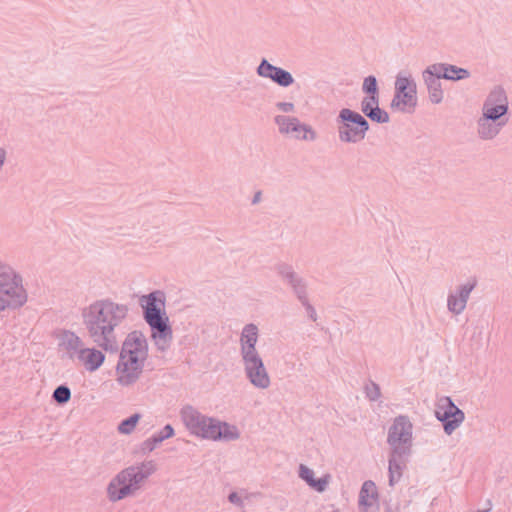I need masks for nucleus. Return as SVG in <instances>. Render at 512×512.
I'll list each match as a JSON object with an SVG mask.
<instances>
[{"label": "nucleus", "instance_id": "9d476101", "mask_svg": "<svg viewBox=\"0 0 512 512\" xmlns=\"http://www.w3.org/2000/svg\"><path fill=\"white\" fill-rule=\"evenodd\" d=\"M244 372L249 382L258 389H267L271 380L260 355L242 358Z\"/></svg>", "mask_w": 512, "mask_h": 512}, {"label": "nucleus", "instance_id": "7c9ffc66", "mask_svg": "<svg viewBox=\"0 0 512 512\" xmlns=\"http://www.w3.org/2000/svg\"><path fill=\"white\" fill-rule=\"evenodd\" d=\"M365 394L370 401H377L381 397L380 387L377 383L369 381L365 385Z\"/></svg>", "mask_w": 512, "mask_h": 512}, {"label": "nucleus", "instance_id": "393cba45", "mask_svg": "<svg viewBox=\"0 0 512 512\" xmlns=\"http://www.w3.org/2000/svg\"><path fill=\"white\" fill-rule=\"evenodd\" d=\"M508 109L509 107H496L483 104L481 116L498 123H503V125L506 126L508 123Z\"/></svg>", "mask_w": 512, "mask_h": 512}, {"label": "nucleus", "instance_id": "cd10ccee", "mask_svg": "<svg viewBox=\"0 0 512 512\" xmlns=\"http://www.w3.org/2000/svg\"><path fill=\"white\" fill-rule=\"evenodd\" d=\"M160 440L156 437V435H152L151 437L144 440L138 447L135 452H140L143 455L149 454L156 449V447L160 444Z\"/></svg>", "mask_w": 512, "mask_h": 512}, {"label": "nucleus", "instance_id": "c85d7f7f", "mask_svg": "<svg viewBox=\"0 0 512 512\" xmlns=\"http://www.w3.org/2000/svg\"><path fill=\"white\" fill-rule=\"evenodd\" d=\"M362 91L366 95H379L377 79L375 76L369 75L364 78Z\"/></svg>", "mask_w": 512, "mask_h": 512}, {"label": "nucleus", "instance_id": "4c0bfd02", "mask_svg": "<svg viewBox=\"0 0 512 512\" xmlns=\"http://www.w3.org/2000/svg\"><path fill=\"white\" fill-rule=\"evenodd\" d=\"M139 419H140V414H138V413L130 415V432L135 428Z\"/></svg>", "mask_w": 512, "mask_h": 512}, {"label": "nucleus", "instance_id": "4468645a", "mask_svg": "<svg viewBox=\"0 0 512 512\" xmlns=\"http://www.w3.org/2000/svg\"><path fill=\"white\" fill-rule=\"evenodd\" d=\"M278 275L291 287L298 300H304L307 296V283L297 274L291 265L280 263L276 266Z\"/></svg>", "mask_w": 512, "mask_h": 512}, {"label": "nucleus", "instance_id": "7ed1b4c3", "mask_svg": "<svg viewBox=\"0 0 512 512\" xmlns=\"http://www.w3.org/2000/svg\"><path fill=\"white\" fill-rule=\"evenodd\" d=\"M180 415L188 431L197 437L213 441H233L240 437L235 425L208 417L190 405L184 406Z\"/></svg>", "mask_w": 512, "mask_h": 512}, {"label": "nucleus", "instance_id": "2f4dec72", "mask_svg": "<svg viewBox=\"0 0 512 512\" xmlns=\"http://www.w3.org/2000/svg\"><path fill=\"white\" fill-rule=\"evenodd\" d=\"M118 381L122 384L128 382V363L124 360L123 354H121V360L117 365Z\"/></svg>", "mask_w": 512, "mask_h": 512}, {"label": "nucleus", "instance_id": "bb28decb", "mask_svg": "<svg viewBox=\"0 0 512 512\" xmlns=\"http://www.w3.org/2000/svg\"><path fill=\"white\" fill-rule=\"evenodd\" d=\"M364 117H367L378 124L388 123L390 119L389 114L385 110L381 109L380 106H377L374 109H369V112L364 115Z\"/></svg>", "mask_w": 512, "mask_h": 512}, {"label": "nucleus", "instance_id": "aec40b11", "mask_svg": "<svg viewBox=\"0 0 512 512\" xmlns=\"http://www.w3.org/2000/svg\"><path fill=\"white\" fill-rule=\"evenodd\" d=\"M78 359L88 371L92 372L97 370L103 364L105 356L99 350L85 348L79 351Z\"/></svg>", "mask_w": 512, "mask_h": 512}, {"label": "nucleus", "instance_id": "f8f14e48", "mask_svg": "<svg viewBox=\"0 0 512 512\" xmlns=\"http://www.w3.org/2000/svg\"><path fill=\"white\" fill-rule=\"evenodd\" d=\"M476 287V281H468L450 291L447 296V309L454 315H460L466 309L471 292Z\"/></svg>", "mask_w": 512, "mask_h": 512}, {"label": "nucleus", "instance_id": "5701e85b", "mask_svg": "<svg viewBox=\"0 0 512 512\" xmlns=\"http://www.w3.org/2000/svg\"><path fill=\"white\" fill-rule=\"evenodd\" d=\"M299 477L317 492L325 491L329 483V475L315 479L313 470L304 464L299 466Z\"/></svg>", "mask_w": 512, "mask_h": 512}, {"label": "nucleus", "instance_id": "a878e982", "mask_svg": "<svg viewBox=\"0 0 512 512\" xmlns=\"http://www.w3.org/2000/svg\"><path fill=\"white\" fill-rule=\"evenodd\" d=\"M484 105L496 107H509L508 97L502 86H495L483 102Z\"/></svg>", "mask_w": 512, "mask_h": 512}, {"label": "nucleus", "instance_id": "c756f323", "mask_svg": "<svg viewBox=\"0 0 512 512\" xmlns=\"http://www.w3.org/2000/svg\"><path fill=\"white\" fill-rule=\"evenodd\" d=\"M379 95H365L361 100V111L364 115L369 112V109H374L379 106Z\"/></svg>", "mask_w": 512, "mask_h": 512}, {"label": "nucleus", "instance_id": "6ab92c4d", "mask_svg": "<svg viewBox=\"0 0 512 512\" xmlns=\"http://www.w3.org/2000/svg\"><path fill=\"white\" fill-rule=\"evenodd\" d=\"M477 135L480 139L488 141L496 138L503 129V123H498L480 116L477 119Z\"/></svg>", "mask_w": 512, "mask_h": 512}, {"label": "nucleus", "instance_id": "72a5a7b5", "mask_svg": "<svg viewBox=\"0 0 512 512\" xmlns=\"http://www.w3.org/2000/svg\"><path fill=\"white\" fill-rule=\"evenodd\" d=\"M175 434L174 428L170 424H166L159 432L154 433L162 443L164 440L173 437Z\"/></svg>", "mask_w": 512, "mask_h": 512}, {"label": "nucleus", "instance_id": "c9c22d12", "mask_svg": "<svg viewBox=\"0 0 512 512\" xmlns=\"http://www.w3.org/2000/svg\"><path fill=\"white\" fill-rule=\"evenodd\" d=\"M276 107L284 113L293 112L295 108L292 102H278Z\"/></svg>", "mask_w": 512, "mask_h": 512}, {"label": "nucleus", "instance_id": "2eb2a0df", "mask_svg": "<svg viewBox=\"0 0 512 512\" xmlns=\"http://www.w3.org/2000/svg\"><path fill=\"white\" fill-rule=\"evenodd\" d=\"M423 82L428 96L433 104H439L443 100V89L440 80L443 79L434 64L427 66L422 72Z\"/></svg>", "mask_w": 512, "mask_h": 512}, {"label": "nucleus", "instance_id": "58836bf2", "mask_svg": "<svg viewBox=\"0 0 512 512\" xmlns=\"http://www.w3.org/2000/svg\"><path fill=\"white\" fill-rule=\"evenodd\" d=\"M119 431L122 433L128 432V419L123 420L119 426Z\"/></svg>", "mask_w": 512, "mask_h": 512}, {"label": "nucleus", "instance_id": "f3484780", "mask_svg": "<svg viewBox=\"0 0 512 512\" xmlns=\"http://www.w3.org/2000/svg\"><path fill=\"white\" fill-rule=\"evenodd\" d=\"M157 469L153 460L143 461L139 465L130 467V497L134 491L138 490L141 485L151 476Z\"/></svg>", "mask_w": 512, "mask_h": 512}, {"label": "nucleus", "instance_id": "6e6552de", "mask_svg": "<svg viewBox=\"0 0 512 512\" xmlns=\"http://www.w3.org/2000/svg\"><path fill=\"white\" fill-rule=\"evenodd\" d=\"M148 358V340L141 331L130 332V384L142 373Z\"/></svg>", "mask_w": 512, "mask_h": 512}, {"label": "nucleus", "instance_id": "a211bd4d", "mask_svg": "<svg viewBox=\"0 0 512 512\" xmlns=\"http://www.w3.org/2000/svg\"><path fill=\"white\" fill-rule=\"evenodd\" d=\"M410 452L401 451L395 448L390 450L388 459V474H389V485L393 487L398 483L402 477L403 470L406 466L405 458Z\"/></svg>", "mask_w": 512, "mask_h": 512}, {"label": "nucleus", "instance_id": "39448f33", "mask_svg": "<svg viewBox=\"0 0 512 512\" xmlns=\"http://www.w3.org/2000/svg\"><path fill=\"white\" fill-rule=\"evenodd\" d=\"M391 108L403 113L412 112L417 105V85L410 74L399 72L395 79Z\"/></svg>", "mask_w": 512, "mask_h": 512}, {"label": "nucleus", "instance_id": "f03ea898", "mask_svg": "<svg viewBox=\"0 0 512 512\" xmlns=\"http://www.w3.org/2000/svg\"><path fill=\"white\" fill-rule=\"evenodd\" d=\"M143 319L150 328V338L157 351L165 353L173 341V329L167 315L166 296L162 290H154L139 297Z\"/></svg>", "mask_w": 512, "mask_h": 512}, {"label": "nucleus", "instance_id": "9b49d317", "mask_svg": "<svg viewBox=\"0 0 512 512\" xmlns=\"http://www.w3.org/2000/svg\"><path fill=\"white\" fill-rule=\"evenodd\" d=\"M281 134H292L297 139L314 140L315 131L308 125L301 123L296 117L277 115L274 118Z\"/></svg>", "mask_w": 512, "mask_h": 512}, {"label": "nucleus", "instance_id": "412c9836", "mask_svg": "<svg viewBox=\"0 0 512 512\" xmlns=\"http://www.w3.org/2000/svg\"><path fill=\"white\" fill-rule=\"evenodd\" d=\"M436 69L445 80L460 81L470 77L469 70L448 63H434Z\"/></svg>", "mask_w": 512, "mask_h": 512}, {"label": "nucleus", "instance_id": "b1692460", "mask_svg": "<svg viewBox=\"0 0 512 512\" xmlns=\"http://www.w3.org/2000/svg\"><path fill=\"white\" fill-rule=\"evenodd\" d=\"M378 499V491L372 480H366L359 492V506L369 508Z\"/></svg>", "mask_w": 512, "mask_h": 512}, {"label": "nucleus", "instance_id": "a19ab883", "mask_svg": "<svg viewBox=\"0 0 512 512\" xmlns=\"http://www.w3.org/2000/svg\"><path fill=\"white\" fill-rule=\"evenodd\" d=\"M3 163H4V156L1 155L0 156V167L3 165Z\"/></svg>", "mask_w": 512, "mask_h": 512}, {"label": "nucleus", "instance_id": "f257e3e1", "mask_svg": "<svg viewBox=\"0 0 512 512\" xmlns=\"http://www.w3.org/2000/svg\"><path fill=\"white\" fill-rule=\"evenodd\" d=\"M125 309L109 301H96L82 310L83 324L93 341L104 349L116 344V329Z\"/></svg>", "mask_w": 512, "mask_h": 512}, {"label": "nucleus", "instance_id": "dca6fc26", "mask_svg": "<svg viewBox=\"0 0 512 512\" xmlns=\"http://www.w3.org/2000/svg\"><path fill=\"white\" fill-rule=\"evenodd\" d=\"M258 338L259 329L255 324L249 323L243 327L239 339L241 358L260 355L256 349Z\"/></svg>", "mask_w": 512, "mask_h": 512}, {"label": "nucleus", "instance_id": "4be33fe9", "mask_svg": "<svg viewBox=\"0 0 512 512\" xmlns=\"http://www.w3.org/2000/svg\"><path fill=\"white\" fill-rule=\"evenodd\" d=\"M128 493V473L121 471L108 487L109 498L113 501L120 500Z\"/></svg>", "mask_w": 512, "mask_h": 512}, {"label": "nucleus", "instance_id": "423d86ee", "mask_svg": "<svg viewBox=\"0 0 512 512\" xmlns=\"http://www.w3.org/2000/svg\"><path fill=\"white\" fill-rule=\"evenodd\" d=\"M27 300L21 277L7 274L0 279V310L22 307Z\"/></svg>", "mask_w": 512, "mask_h": 512}, {"label": "nucleus", "instance_id": "f704fd0d", "mask_svg": "<svg viewBox=\"0 0 512 512\" xmlns=\"http://www.w3.org/2000/svg\"><path fill=\"white\" fill-rule=\"evenodd\" d=\"M299 301L303 305V307L305 308L307 316L312 321H316L317 320V313H316V310L314 309V307L309 303L308 297L306 296V297H304V300H299Z\"/></svg>", "mask_w": 512, "mask_h": 512}, {"label": "nucleus", "instance_id": "1a4fd4ad", "mask_svg": "<svg viewBox=\"0 0 512 512\" xmlns=\"http://www.w3.org/2000/svg\"><path fill=\"white\" fill-rule=\"evenodd\" d=\"M435 416L447 435H451L465 420L464 412L447 396L438 400Z\"/></svg>", "mask_w": 512, "mask_h": 512}, {"label": "nucleus", "instance_id": "20e7f679", "mask_svg": "<svg viewBox=\"0 0 512 512\" xmlns=\"http://www.w3.org/2000/svg\"><path fill=\"white\" fill-rule=\"evenodd\" d=\"M339 141L345 144H357L365 139L369 130L367 119L349 108L339 111L336 118Z\"/></svg>", "mask_w": 512, "mask_h": 512}, {"label": "nucleus", "instance_id": "473e14b6", "mask_svg": "<svg viewBox=\"0 0 512 512\" xmlns=\"http://www.w3.org/2000/svg\"><path fill=\"white\" fill-rule=\"evenodd\" d=\"M70 390L67 387H58L53 394L54 399L59 403H66L70 399Z\"/></svg>", "mask_w": 512, "mask_h": 512}, {"label": "nucleus", "instance_id": "e433bc0d", "mask_svg": "<svg viewBox=\"0 0 512 512\" xmlns=\"http://www.w3.org/2000/svg\"><path fill=\"white\" fill-rule=\"evenodd\" d=\"M228 500L230 503L238 506V507H242L243 506V499L241 498V496L237 493V492H231L229 495H228Z\"/></svg>", "mask_w": 512, "mask_h": 512}, {"label": "nucleus", "instance_id": "ddd939ff", "mask_svg": "<svg viewBox=\"0 0 512 512\" xmlns=\"http://www.w3.org/2000/svg\"><path fill=\"white\" fill-rule=\"evenodd\" d=\"M256 73L262 78L270 79L281 87H289L294 83L292 74L281 68L272 65L267 59L263 58L256 68Z\"/></svg>", "mask_w": 512, "mask_h": 512}, {"label": "nucleus", "instance_id": "ea45409f", "mask_svg": "<svg viewBox=\"0 0 512 512\" xmlns=\"http://www.w3.org/2000/svg\"><path fill=\"white\" fill-rule=\"evenodd\" d=\"M261 198H262V193L261 191H257L253 198H252V204L255 205V204H258L260 201H261Z\"/></svg>", "mask_w": 512, "mask_h": 512}, {"label": "nucleus", "instance_id": "0eeeda50", "mask_svg": "<svg viewBox=\"0 0 512 512\" xmlns=\"http://www.w3.org/2000/svg\"><path fill=\"white\" fill-rule=\"evenodd\" d=\"M412 440L413 424L409 417L406 415L395 417L387 435V443L390 446V450L397 448L401 451L411 452Z\"/></svg>", "mask_w": 512, "mask_h": 512}]
</instances>
